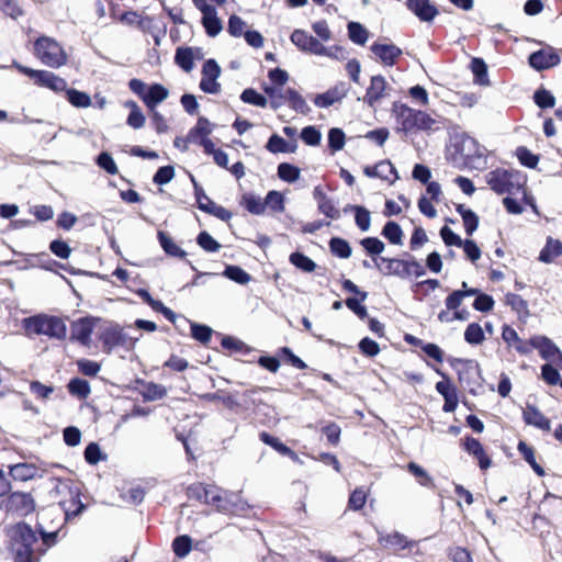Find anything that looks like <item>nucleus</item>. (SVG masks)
I'll list each match as a JSON object with an SVG mask.
<instances>
[{
    "instance_id": "obj_50",
    "label": "nucleus",
    "mask_w": 562,
    "mask_h": 562,
    "mask_svg": "<svg viewBox=\"0 0 562 562\" xmlns=\"http://www.w3.org/2000/svg\"><path fill=\"white\" fill-rule=\"evenodd\" d=\"M484 331L477 323L468 325L464 331V339L470 345H480L484 340Z\"/></svg>"
},
{
    "instance_id": "obj_55",
    "label": "nucleus",
    "mask_w": 562,
    "mask_h": 562,
    "mask_svg": "<svg viewBox=\"0 0 562 562\" xmlns=\"http://www.w3.org/2000/svg\"><path fill=\"white\" fill-rule=\"evenodd\" d=\"M415 119H416L415 130L431 131V130L439 128V126H437L438 122L424 111L417 110Z\"/></svg>"
},
{
    "instance_id": "obj_15",
    "label": "nucleus",
    "mask_w": 562,
    "mask_h": 562,
    "mask_svg": "<svg viewBox=\"0 0 562 562\" xmlns=\"http://www.w3.org/2000/svg\"><path fill=\"white\" fill-rule=\"evenodd\" d=\"M95 318L81 317L72 322L70 327V339L79 342L85 347H89L91 342V334L94 329Z\"/></svg>"
},
{
    "instance_id": "obj_42",
    "label": "nucleus",
    "mask_w": 562,
    "mask_h": 562,
    "mask_svg": "<svg viewBox=\"0 0 562 562\" xmlns=\"http://www.w3.org/2000/svg\"><path fill=\"white\" fill-rule=\"evenodd\" d=\"M266 148L271 153H291L294 150L295 146L290 145L285 139L281 136L273 134L267 142Z\"/></svg>"
},
{
    "instance_id": "obj_1",
    "label": "nucleus",
    "mask_w": 562,
    "mask_h": 562,
    "mask_svg": "<svg viewBox=\"0 0 562 562\" xmlns=\"http://www.w3.org/2000/svg\"><path fill=\"white\" fill-rule=\"evenodd\" d=\"M10 550L14 562H37L45 549H40L35 532L26 524H18L10 531Z\"/></svg>"
},
{
    "instance_id": "obj_63",
    "label": "nucleus",
    "mask_w": 562,
    "mask_h": 562,
    "mask_svg": "<svg viewBox=\"0 0 562 562\" xmlns=\"http://www.w3.org/2000/svg\"><path fill=\"white\" fill-rule=\"evenodd\" d=\"M85 459L89 464H97L102 459H105V456L102 454L98 443L90 442L85 449Z\"/></svg>"
},
{
    "instance_id": "obj_54",
    "label": "nucleus",
    "mask_w": 562,
    "mask_h": 562,
    "mask_svg": "<svg viewBox=\"0 0 562 562\" xmlns=\"http://www.w3.org/2000/svg\"><path fill=\"white\" fill-rule=\"evenodd\" d=\"M198 245L207 252H216L221 249V244L215 240L207 232H201L196 237Z\"/></svg>"
},
{
    "instance_id": "obj_20",
    "label": "nucleus",
    "mask_w": 562,
    "mask_h": 562,
    "mask_svg": "<svg viewBox=\"0 0 562 562\" xmlns=\"http://www.w3.org/2000/svg\"><path fill=\"white\" fill-rule=\"evenodd\" d=\"M348 90L347 85L340 82L328 89L326 92L317 94L314 99V103L318 108H328L334 103L341 101L347 95Z\"/></svg>"
},
{
    "instance_id": "obj_6",
    "label": "nucleus",
    "mask_w": 562,
    "mask_h": 562,
    "mask_svg": "<svg viewBox=\"0 0 562 562\" xmlns=\"http://www.w3.org/2000/svg\"><path fill=\"white\" fill-rule=\"evenodd\" d=\"M99 339L104 351L109 353L116 347H123L127 350L134 348L139 340V336L133 337L119 324H111L100 333Z\"/></svg>"
},
{
    "instance_id": "obj_21",
    "label": "nucleus",
    "mask_w": 562,
    "mask_h": 562,
    "mask_svg": "<svg viewBox=\"0 0 562 562\" xmlns=\"http://www.w3.org/2000/svg\"><path fill=\"white\" fill-rule=\"evenodd\" d=\"M371 52L381 60L385 66H393L396 59L402 55V49L394 44L373 43Z\"/></svg>"
},
{
    "instance_id": "obj_32",
    "label": "nucleus",
    "mask_w": 562,
    "mask_h": 562,
    "mask_svg": "<svg viewBox=\"0 0 562 562\" xmlns=\"http://www.w3.org/2000/svg\"><path fill=\"white\" fill-rule=\"evenodd\" d=\"M202 24L209 36L214 37L223 30L222 21L217 16L216 9L202 16Z\"/></svg>"
},
{
    "instance_id": "obj_36",
    "label": "nucleus",
    "mask_w": 562,
    "mask_h": 562,
    "mask_svg": "<svg viewBox=\"0 0 562 562\" xmlns=\"http://www.w3.org/2000/svg\"><path fill=\"white\" fill-rule=\"evenodd\" d=\"M355 213V222L361 232H368L371 226V214L368 209L361 205L350 206Z\"/></svg>"
},
{
    "instance_id": "obj_59",
    "label": "nucleus",
    "mask_w": 562,
    "mask_h": 562,
    "mask_svg": "<svg viewBox=\"0 0 562 562\" xmlns=\"http://www.w3.org/2000/svg\"><path fill=\"white\" fill-rule=\"evenodd\" d=\"M212 333V328L206 325L191 323L192 337L202 344H206L211 339Z\"/></svg>"
},
{
    "instance_id": "obj_31",
    "label": "nucleus",
    "mask_w": 562,
    "mask_h": 562,
    "mask_svg": "<svg viewBox=\"0 0 562 562\" xmlns=\"http://www.w3.org/2000/svg\"><path fill=\"white\" fill-rule=\"evenodd\" d=\"M382 236L386 238L393 245H402L403 244V231L401 226L394 222L389 221L382 228Z\"/></svg>"
},
{
    "instance_id": "obj_56",
    "label": "nucleus",
    "mask_w": 562,
    "mask_h": 562,
    "mask_svg": "<svg viewBox=\"0 0 562 562\" xmlns=\"http://www.w3.org/2000/svg\"><path fill=\"white\" fill-rule=\"evenodd\" d=\"M516 156L519 162L528 168H535L539 161V157L532 154L527 147L519 146L516 149Z\"/></svg>"
},
{
    "instance_id": "obj_38",
    "label": "nucleus",
    "mask_w": 562,
    "mask_h": 562,
    "mask_svg": "<svg viewBox=\"0 0 562 562\" xmlns=\"http://www.w3.org/2000/svg\"><path fill=\"white\" fill-rule=\"evenodd\" d=\"M471 70L475 77V82H477L481 86H487L490 83L487 76V66L482 58H472Z\"/></svg>"
},
{
    "instance_id": "obj_49",
    "label": "nucleus",
    "mask_w": 562,
    "mask_h": 562,
    "mask_svg": "<svg viewBox=\"0 0 562 562\" xmlns=\"http://www.w3.org/2000/svg\"><path fill=\"white\" fill-rule=\"evenodd\" d=\"M278 176L281 180L293 183L300 178V169L291 164L282 162L278 166Z\"/></svg>"
},
{
    "instance_id": "obj_8",
    "label": "nucleus",
    "mask_w": 562,
    "mask_h": 562,
    "mask_svg": "<svg viewBox=\"0 0 562 562\" xmlns=\"http://www.w3.org/2000/svg\"><path fill=\"white\" fill-rule=\"evenodd\" d=\"M456 150L469 162L475 164L486 156V148L477 140L467 134L457 137L454 144Z\"/></svg>"
},
{
    "instance_id": "obj_52",
    "label": "nucleus",
    "mask_w": 562,
    "mask_h": 562,
    "mask_svg": "<svg viewBox=\"0 0 562 562\" xmlns=\"http://www.w3.org/2000/svg\"><path fill=\"white\" fill-rule=\"evenodd\" d=\"M533 101L540 109L553 108L555 104L554 95L544 88L535 91Z\"/></svg>"
},
{
    "instance_id": "obj_27",
    "label": "nucleus",
    "mask_w": 562,
    "mask_h": 562,
    "mask_svg": "<svg viewBox=\"0 0 562 562\" xmlns=\"http://www.w3.org/2000/svg\"><path fill=\"white\" fill-rule=\"evenodd\" d=\"M562 255V241L549 237L546 246L539 254V260L544 263L552 262L555 258Z\"/></svg>"
},
{
    "instance_id": "obj_45",
    "label": "nucleus",
    "mask_w": 562,
    "mask_h": 562,
    "mask_svg": "<svg viewBox=\"0 0 562 562\" xmlns=\"http://www.w3.org/2000/svg\"><path fill=\"white\" fill-rule=\"evenodd\" d=\"M349 38L358 45H364L368 41V31L358 22L348 23Z\"/></svg>"
},
{
    "instance_id": "obj_10",
    "label": "nucleus",
    "mask_w": 562,
    "mask_h": 562,
    "mask_svg": "<svg viewBox=\"0 0 562 562\" xmlns=\"http://www.w3.org/2000/svg\"><path fill=\"white\" fill-rule=\"evenodd\" d=\"M461 368L458 370L459 381L472 394L481 386L480 366L473 360H459Z\"/></svg>"
},
{
    "instance_id": "obj_18",
    "label": "nucleus",
    "mask_w": 562,
    "mask_h": 562,
    "mask_svg": "<svg viewBox=\"0 0 562 562\" xmlns=\"http://www.w3.org/2000/svg\"><path fill=\"white\" fill-rule=\"evenodd\" d=\"M386 88L387 83L383 76H373L371 78L370 86L367 88L363 102L370 108H375V105L386 95Z\"/></svg>"
},
{
    "instance_id": "obj_33",
    "label": "nucleus",
    "mask_w": 562,
    "mask_h": 562,
    "mask_svg": "<svg viewBox=\"0 0 562 562\" xmlns=\"http://www.w3.org/2000/svg\"><path fill=\"white\" fill-rule=\"evenodd\" d=\"M265 93L269 97V105L273 110H278L285 103V90L281 87L266 86Z\"/></svg>"
},
{
    "instance_id": "obj_7",
    "label": "nucleus",
    "mask_w": 562,
    "mask_h": 562,
    "mask_svg": "<svg viewBox=\"0 0 562 562\" xmlns=\"http://www.w3.org/2000/svg\"><path fill=\"white\" fill-rule=\"evenodd\" d=\"M14 66L20 72L33 79L34 83L40 87H45L56 92L64 91L67 88V81L52 71L35 70L18 63H14Z\"/></svg>"
},
{
    "instance_id": "obj_60",
    "label": "nucleus",
    "mask_w": 562,
    "mask_h": 562,
    "mask_svg": "<svg viewBox=\"0 0 562 562\" xmlns=\"http://www.w3.org/2000/svg\"><path fill=\"white\" fill-rule=\"evenodd\" d=\"M378 165V178L390 181L391 183L398 178L394 166L390 161L383 160L380 161Z\"/></svg>"
},
{
    "instance_id": "obj_43",
    "label": "nucleus",
    "mask_w": 562,
    "mask_h": 562,
    "mask_svg": "<svg viewBox=\"0 0 562 562\" xmlns=\"http://www.w3.org/2000/svg\"><path fill=\"white\" fill-rule=\"evenodd\" d=\"M285 102H289L293 110L303 114L310 110L303 97L294 89L285 90Z\"/></svg>"
},
{
    "instance_id": "obj_44",
    "label": "nucleus",
    "mask_w": 562,
    "mask_h": 562,
    "mask_svg": "<svg viewBox=\"0 0 562 562\" xmlns=\"http://www.w3.org/2000/svg\"><path fill=\"white\" fill-rule=\"evenodd\" d=\"M67 100L76 108H88L91 104V98L88 93L66 88Z\"/></svg>"
},
{
    "instance_id": "obj_53",
    "label": "nucleus",
    "mask_w": 562,
    "mask_h": 562,
    "mask_svg": "<svg viewBox=\"0 0 562 562\" xmlns=\"http://www.w3.org/2000/svg\"><path fill=\"white\" fill-rule=\"evenodd\" d=\"M35 469L25 463H18L10 468V475L14 480L27 481L34 476Z\"/></svg>"
},
{
    "instance_id": "obj_37",
    "label": "nucleus",
    "mask_w": 562,
    "mask_h": 562,
    "mask_svg": "<svg viewBox=\"0 0 562 562\" xmlns=\"http://www.w3.org/2000/svg\"><path fill=\"white\" fill-rule=\"evenodd\" d=\"M240 203L251 214L260 215L265 212V202L252 193H245Z\"/></svg>"
},
{
    "instance_id": "obj_5",
    "label": "nucleus",
    "mask_w": 562,
    "mask_h": 562,
    "mask_svg": "<svg viewBox=\"0 0 562 562\" xmlns=\"http://www.w3.org/2000/svg\"><path fill=\"white\" fill-rule=\"evenodd\" d=\"M34 54L44 65L52 68H59L67 63L64 48L49 36H41L34 42Z\"/></svg>"
},
{
    "instance_id": "obj_34",
    "label": "nucleus",
    "mask_w": 562,
    "mask_h": 562,
    "mask_svg": "<svg viewBox=\"0 0 562 562\" xmlns=\"http://www.w3.org/2000/svg\"><path fill=\"white\" fill-rule=\"evenodd\" d=\"M329 249L333 255L341 259H347L352 254L349 243L340 237H333L329 240Z\"/></svg>"
},
{
    "instance_id": "obj_2",
    "label": "nucleus",
    "mask_w": 562,
    "mask_h": 562,
    "mask_svg": "<svg viewBox=\"0 0 562 562\" xmlns=\"http://www.w3.org/2000/svg\"><path fill=\"white\" fill-rule=\"evenodd\" d=\"M23 328L29 335L47 336L50 339L64 340L67 337V325L61 317L37 314L23 319Z\"/></svg>"
},
{
    "instance_id": "obj_41",
    "label": "nucleus",
    "mask_w": 562,
    "mask_h": 562,
    "mask_svg": "<svg viewBox=\"0 0 562 562\" xmlns=\"http://www.w3.org/2000/svg\"><path fill=\"white\" fill-rule=\"evenodd\" d=\"M223 276L238 284H247L251 277L248 272L238 266L228 265L223 271Z\"/></svg>"
},
{
    "instance_id": "obj_46",
    "label": "nucleus",
    "mask_w": 562,
    "mask_h": 562,
    "mask_svg": "<svg viewBox=\"0 0 562 562\" xmlns=\"http://www.w3.org/2000/svg\"><path fill=\"white\" fill-rule=\"evenodd\" d=\"M192 548V540L189 536H178L172 541V549L178 558H186Z\"/></svg>"
},
{
    "instance_id": "obj_24",
    "label": "nucleus",
    "mask_w": 562,
    "mask_h": 562,
    "mask_svg": "<svg viewBox=\"0 0 562 562\" xmlns=\"http://www.w3.org/2000/svg\"><path fill=\"white\" fill-rule=\"evenodd\" d=\"M168 95L169 91L167 88L160 83H154L148 87L146 94L143 97V102L150 111H154Z\"/></svg>"
},
{
    "instance_id": "obj_39",
    "label": "nucleus",
    "mask_w": 562,
    "mask_h": 562,
    "mask_svg": "<svg viewBox=\"0 0 562 562\" xmlns=\"http://www.w3.org/2000/svg\"><path fill=\"white\" fill-rule=\"evenodd\" d=\"M289 260L294 267L304 272H313L316 268V263L306 255L300 251L292 252L289 257Z\"/></svg>"
},
{
    "instance_id": "obj_29",
    "label": "nucleus",
    "mask_w": 562,
    "mask_h": 562,
    "mask_svg": "<svg viewBox=\"0 0 562 562\" xmlns=\"http://www.w3.org/2000/svg\"><path fill=\"white\" fill-rule=\"evenodd\" d=\"M157 237L161 248L168 256L180 259H183L187 256V252L180 248L167 233L159 231Z\"/></svg>"
},
{
    "instance_id": "obj_58",
    "label": "nucleus",
    "mask_w": 562,
    "mask_h": 562,
    "mask_svg": "<svg viewBox=\"0 0 562 562\" xmlns=\"http://www.w3.org/2000/svg\"><path fill=\"white\" fill-rule=\"evenodd\" d=\"M328 146L334 151L341 150L345 146V133L342 130L334 127L328 132Z\"/></svg>"
},
{
    "instance_id": "obj_9",
    "label": "nucleus",
    "mask_w": 562,
    "mask_h": 562,
    "mask_svg": "<svg viewBox=\"0 0 562 562\" xmlns=\"http://www.w3.org/2000/svg\"><path fill=\"white\" fill-rule=\"evenodd\" d=\"M291 42L302 52L318 56H331L327 47L304 30H294L291 34Z\"/></svg>"
},
{
    "instance_id": "obj_57",
    "label": "nucleus",
    "mask_w": 562,
    "mask_h": 562,
    "mask_svg": "<svg viewBox=\"0 0 562 562\" xmlns=\"http://www.w3.org/2000/svg\"><path fill=\"white\" fill-rule=\"evenodd\" d=\"M263 202L265 207L268 206L274 212H282L284 210V198L279 191H269Z\"/></svg>"
},
{
    "instance_id": "obj_30",
    "label": "nucleus",
    "mask_w": 562,
    "mask_h": 562,
    "mask_svg": "<svg viewBox=\"0 0 562 562\" xmlns=\"http://www.w3.org/2000/svg\"><path fill=\"white\" fill-rule=\"evenodd\" d=\"M212 133V124L206 117H199L196 125L188 133V139L191 143H198L201 138H207Z\"/></svg>"
},
{
    "instance_id": "obj_17",
    "label": "nucleus",
    "mask_w": 562,
    "mask_h": 562,
    "mask_svg": "<svg viewBox=\"0 0 562 562\" xmlns=\"http://www.w3.org/2000/svg\"><path fill=\"white\" fill-rule=\"evenodd\" d=\"M392 112L396 117V122L400 126V130L408 133L416 127V113L417 110L407 106L406 104H402L398 102L393 103Z\"/></svg>"
},
{
    "instance_id": "obj_4",
    "label": "nucleus",
    "mask_w": 562,
    "mask_h": 562,
    "mask_svg": "<svg viewBox=\"0 0 562 562\" xmlns=\"http://www.w3.org/2000/svg\"><path fill=\"white\" fill-rule=\"evenodd\" d=\"M487 184L497 194H515L525 183L524 176L514 169H495L485 176Z\"/></svg>"
},
{
    "instance_id": "obj_48",
    "label": "nucleus",
    "mask_w": 562,
    "mask_h": 562,
    "mask_svg": "<svg viewBox=\"0 0 562 562\" xmlns=\"http://www.w3.org/2000/svg\"><path fill=\"white\" fill-rule=\"evenodd\" d=\"M407 469L409 473H412L418 480V483L422 486L434 487V480L424 468H422L415 462H409L407 464Z\"/></svg>"
},
{
    "instance_id": "obj_35",
    "label": "nucleus",
    "mask_w": 562,
    "mask_h": 562,
    "mask_svg": "<svg viewBox=\"0 0 562 562\" xmlns=\"http://www.w3.org/2000/svg\"><path fill=\"white\" fill-rule=\"evenodd\" d=\"M361 247L373 258H380L385 249V245L378 237H366L360 240Z\"/></svg>"
},
{
    "instance_id": "obj_61",
    "label": "nucleus",
    "mask_w": 562,
    "mask_h": 562,
    "mask_svg": "<svg viewBox=\"0 0 562 562\" xmlns=\"http://www.w3.org/2000/svg\"><path fill=\"white\" fill-rule=\"evenodd\" d=\"M541 378L549 385H557L560 381V373L551 363L541 367Z\"/></svg>"
},
{
    "instance_id": "obj_14",
    "label": "nucleus",
    "mask_w": 562,
    "mask_h": 562,
    "mask_svg": "<svg viewBox=\"0 0 562 562\" xmlns=\"http://www.w3.org/2000/svg\"><path fill=\"white\" fill-rule=\"evenodd\" d=\"M528 61L532 68L540 71L559 65L561 59L553 47L547 46L546 48L531 53L528 57Z\"/></svg>"
},
{
    "instance_id": "obj_22",
    "label": "nucleus",
    "mask_w": 562,
    "mask_h": 562,
    "mask_svg": "<svg viewBox=\"0 0 562 562\" xmlns=\"http://www.w3.org/2000/svg\"><path fill=\"white\" fill-rule=\"evenodd\" d=\"M522 418L527 425L533 426L538 429L544 431H550L551 429L550 419L547 418L535 405L527 404L522 412Z\"/></svg>"
},
{
    "instance_id": "obj_12",
    "label": "nucleus",
    "mask_w": 562,
    "mask_h": 562,
    "mask_svg": "<svg viewBox=\"0 0 562 562\" xmlns=\"http://www.w3.org/2000/svg\"><path fill=\"white\" fill-rule=\"evenodd\" d=\"M221 67L215 59H207L202 67V79L200 89L205 93L216 94L221 91V85L217 82L221 76Z\"/></svg>"
},
{
    "instance_id": "obj_26",
    "label": "nucleus",
    "mask_w": 562,
    "mask_h": 562,
    "mask_svg": "<svg viewBox=\"0 0 562 562\" xmlns=\"http://www.w3.org/2000/svg\"><path fill=\"white\" fill-rule=\"evenodd\" d=\"M70 499L60 502V506L65 512V516L67 519L79 516L85 509V504L81 502L79 497L78 488H69Z\"/></svg>"
},
{
    "instance_id": "obj_16",
    "label": "nucleus",
    "mask_w": 562,
    "mask_h": 562,
    "mask_svg": "<svg viewBox=\"0 0 562 562\" xmlns=\"http://www.w3.org/2000/svg\"><path fill=\"white\" fill-rule=\"evenodd\" d=\"M313 198L317 203V210L321 214L330 220L340 218L341 214L335 201L325 193L321 186L314 188Z\"/></svg>"
},
{
    "instance_id": "obj_40",
    "label": "nucleus",
    "mask_w": 562,
    "mask_h": 562,
    "mask_svg": "<svg viewBox=\"0 0 562 562\" xmlns=\"http://www.w3.org/2000/svg\"><path fill=\"white\" fill-rule=\"evenodd\" d=\"M68 391L71 395L85 400L89 396L91 389L88 381L79 378L71 379L68 383Z\"/></svg>"
},
{
    "instance_id": "obj_64",
    "label": "nucleus",
    "mask_w": 562,
    "mask_h": 562,
    "mask_svg": "<svg viewBox=\"0 0 562 562\" xmlns=\"http://www.w3.org/2000/svg\"><path fill=\"white\" fill-rule=\"evenodd\" d=\"M302 140L310 146H316L319 144L322 135L314 126H306L301 132Z\"/></svg>"
},
{
    "instance_id": "obj_3",
    "label": "nucleus",
    "mask_w": 562,
    "mask_h": 562,
    "mask_svg": "<svg viewBox=\"0 0 562 562\" xmlns=\"http://www.w3.org/2000/svg\"><path fill=\"white\" fill-rule=\"evenodd\" d=\"M373 263L384 276H393L401 279H407L412 276L419 278L426 273L423 265L412 256L409 259L373 258Z\"/></svg>"
},
{
    "instance_id": "obj_19",
    "label": "nucleus",
    "mask_w": 562,
    "mask_h": 562,
    "mask_svg": "<svg viewBox=\"0 0 562 562\" xmlns=\"http://www.w3.org/2000/svg\"><path fill=\"white\" fill-rule=\"evenodd\" d=\"M406 7L422 22H432L439 13L438 9L430 0H407Z\"/></svg>"
},
{
    "instance_id": "obj_11",
    "label": "nucleus",
    "mask_w": 562,
    "mask_h": 562,
    "mask_svg": "<svg viewBox=\"0 0 562 562\" xmlns=\"http://www.w3.org/2000/svg\"><path fill=\"white\" fill-rule=\"evenodd\" d=\"M531 346L539 351L542 359L562 369V351L550 338L541 335L532 336Z\"/></svg>"
},
{
    "instance_id": "obj_23",
    "label": "nucleus",
    "mask_w": 562,
    "mask_h": 562,
    "mask_svg": "<svg viewBox=\"0 0 562 562\" xmlns=\"http://www.w3.org/2000/svg\"><path fill=\"white\" fill-rule=\"evenodd\" d=\"M195 53L200 54L199 47L180 46L176 49L175 63L186 72L194 68Z\"/></svg>"
},
{
    "instance_id": "obj_13",
    "label": "nucleus",
    "mask_w": 562,
    "mask_h": 562,
    "mask_svg": "<svg viewBox=\"0 0 562 562\" xmlns=\"http://www.w3.org/2000/svg\"><path fill=\"white\" fill-rule=\"evenodd\" d=\"M3 507L7 512L26 516L34 510V501L27 493L14 492L3 502Z\"/></svg>"
},
{
    "instance_id": "obj_47",
    "label": "nucleus",
    "mask_w": 562,
    "mask_h": 562,
    "mask_svg": "<svg viewBox=\"0 0 562 562\" xmlns=\"http://www.w3.org/2000/svg\"><path fill=\"white\" fill-rule=\"evenodd\" d=\"M240 100L259 108H266L268 105V99L252 88L245 89L240 94Z\"/></svg>"
},
{
    "instance_id": "obj_51",
    "label": "nucleus",
    "mask_w": 562,
    "mask_h": 562,
    "mask_svg": "<svg viewBox=\"0 0 562 562\" xmlns=\"http://www.w3.org/2000/svg\"><path fill=\"white\" fill-rule=\"evenodd\" d=\"M191 181L193 183V188H194V195H195V199H196V202H198V207L205 212V213H209V210H210V204H216L215 202H213L204 192L203 188L195 181L194 177L191 176Z\"/></svg>"
},
{
    "instance_id": "obj_62",
    "label": "nucleus",
    "mask_w": 562,
    "mask_h": 562,
    "mask_svg": "<svg viewBox=\"0 0 562 562\" xmlns=\"http://www.w3.org/2000/svg\"><path fill=\"white\" fill-rule=\"evenodd\" d=\"M97 164L110 175H116L119 171L114 159L106 151H103L98 156Z\"/></svg>"
},
{
    "instance_id": "obj_25",
    "label": "nucleus",
    "mask_w": 562,
    "mask_h": 562,
    "mask_svg": "<svg viewBox=\"0 0 562 562\" xmlns=\"http://www.w3.org/2000/svg\"><path fill=\"white\" fill-rule=\"evenodd\" d=\"M464 449L468 453L474 456L477 459L479 465L482 470L490 468L491 459L487 457L483 446L477 439L473 437H467L464 440Z\"/></svg>"
},
{
    "instance_id": "obj_28",
    "label": "nucleus",
    "mask_w": 562,
    "mask_h": 562,
    "mask_svg": "<svg viewBox=\"0 0 562 562\" xmlns=\"http://www.w3.org/2000/svg\"><path fill=\"white\" fill-rule=\"evenodd\" d=\"M205 504L216 505L217 509L227 513L231 509L227 506L226 498L223 497L221 490L214 485H205Z\"/></svg>"
}]
</instances>
